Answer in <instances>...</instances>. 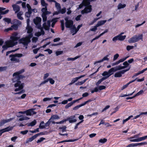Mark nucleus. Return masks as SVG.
<instances>
[{
  "mask_svg": "<svg viewBox=\"0 0 147 147\" xmlns=\"http://www.w3.org/2000/svg\"><path fill=\"white\" fill-rule=\"evenodd\" d=\"M45 138L42 137L40 138L36 142L37 143H39L42 142Z\"/></svg>",
  "mask_w": 147,
  "mask_h": 147,
  "instance_id": "obj_60",
  "label": "nucleus"
},
{
  "mask_svg": "<svg viewBox=\"0 0 147 147\" xmlns=\"http://www.w3.org/2000/svg\"><path fill=\"white\" fill-rule=\"evenodd\" d=\"M76 117L75 115L71 116L68 118L67 119H69V120H67V121H69V123H73L76 122L77 121V120L75 119Z\"/></svg>",
  "mask_w": 147,
  "mask_h": 147,
  "instance_id": "obj_15",
  "label": "nucleus"
},
{
  "mask_svg": "<svg viewBox=\"0 0 147 147\" xmlns=\"http://www.w3.org/2000/svg\"><path fill=\"white\" fill-rule=\"evenodd\" d=\"M100 18H94V20L92 21L90 24V25H93L94 23H95V22H96L97 20H98V19H99Z\"/></svg>",
  "mask_w": 147,
  "mask_h": 147,
  "instance_id": "obj_46",
  "label": "nucleus"
},
{
  "mask_svg": "<svg viewBox=\"0 0 147 147\" xmlns=\"http://www.w3.org/2000/svg\"><path fill=\"white\" fill-rule=\"evenodd\" d=\"M130 68V67H129L128 69H124L117 72L115 74L114 77L115 78L121 77L122 74H123L125 72L129 71Z\"/></svg>",
  "mask_w": 147,
  "mask_h": 147,
  "instance_id": "obj_8",
  "label": "nucleus"
},
{
  "mask_svg": "<svg viewBox=\"0 0 147 147\" xmlns=\"http://www.w3.org/2000/svg\"><path fill=\"white\" fill-rule=\"evenodd\" d=\"M23 13L22 11H20L17 13V17L18 18L21 20H22L23 19V18L21 16L22 15Z\"/></svg>",
  "mask_w": 147,
  "mask_h": 147,
  "instance_id": "obj_24",
  "label": "nucleus"
},
{
  "mask_svg": "<svg viewBox=\"0 0 147 147\" xmlns=\"http://www.w3.org/2000/svg\"><path fill=\"white\" fill-rule=\"evenodd\" d=\"M51 117L53 119H59V117L57 115H53Z\"/></svg>",
  "mask_w": 147,
  "mask_h": 147,
  "instance_id": "obj_56",
  "label": "nucleus"
},
{
  "mask_svg": "<svg viewBox=\"0 0 147 147\" xmlns=\"http://www.w3.org/2000/svg\"><path fill=\"white\" fill-rule=\"evenodd\" d=\"M25 92V90H22L21 91H20V92H16V93H14V94H21L23 93H24Z\"/></svg>",
  "mask_w": 147,
  "mask_h": 147,
  "instance_id": "obj_54",
  "label": "nucleus"
},
{
  "mask_svg": "<svg viewBox=\"0 0 147 147\" xmlns=\"http://www.w3.org/2000/svg\"><path fill=\"white\" fill-rule=\"evenodd\" d=\"M128 57H125V58L121 59H119V60L118 61V63L119 64L121 62H123L124 61H125L127 58Z\"/></svg>",
  "mask_w": 147,
  "mask_h": 147,
  "instance_id": "obj_51",
  "label": "nucleus"
},
{
  "mask_svg": "<svg viewBox=\"0 0 147 147\" xmlns=\"http://www.w3.org/2000/svg\"><path fill=\"white\" fill-rule=\"evenodd\" d=\"M35 135L32 136L31 138H29L27 139L26 141V143H28L29 142H30L36 139L37 137Z\"/></svg>",
  "mask_w": 147,
  "mask_h": 147,
  "instance_id": "obj_20",
  "label": "nucleus"
},
{
  "mask_svg": "<svg viewBox=\"0 0 147 147\" xmlns=\"http://www.w3.org/2000/svg\"><path fill=\"white\" fill-rule=\"evenodd\" d=\"M87 79H86L83 80L82 81H81L80 82H78L75 83V85H80L83 84L86 81Z\"/></svg>",
  "mask_w": 147,
  "mask_h": 147,
  "instance_id": "obj_36",
  "label": "nucleus"
},
{
  "mask_svg": "<svg viewBox=\"0 0 147 147\" xmlns=\"http://www.w3.org/2000/svg\"><path fill=\"white\" fill-rule=\"evenodd\" d=\"M147 139V135L138 138V142H140Z\"/></svg>",
  "mask_w": 147,
  "mask_h": 147,
  "instance_id": "obj_34",
  "label": "nucleus"
},
{
  "mask_svg": "<svg viewBox=\"0 0 147 147\" xmlns=\"http://www.w3.org/2000/svg\"><path fill=\"white\" fill-rule=\"evenodd\" d=\"M26 29L27 30V32L28 33H32L33 29L32 27L30 26H27Z\"/></svg>",
  "mask_w": 147,
  "mask_h": 147,
  "instance_id": "obj_27",
  "label": "nucleus"
},
{
  "mask_svg": "<svg viewBox=\"0 0 147 147\" xmlns=\"http://www.w3.org/2000/svg\"><path fill=\"white\" fill-rule=\"evenodd\" d=\"M41 11L42 12V14H49L51 13L50 11H47V6L42 8Z\"/></svg>",
  "mask_w": 147,
  "mask_h": 147,
  "instance_id": "obj_16",
  "label": "nucleus"
},
{
  "mask_svg": "<svg viewBox=\"0 0 147 147\" xmlns=\"http://www.w3.org/2000/svg\"><path fill=\"white\" fill-rule=\"evenodd\" d=\"M61 30L63 31L64 29V21L63 20H61Z\"/></svg>",
  "mask_w": 147,
  "mask_h": 147,
  "instance_id": "obj_41",
  "label": "nucleus"
},
{
  "mask_svg": "<svg viewBox=\"0 0 147 147\" xmlns=\"http://www.w3.org/2000/svg\"><path fill=\"white\" fill-rule=\"evenodd\" d=\"M3 20L5 22H7L8 24H9V23H12L11 22V20L10 18H5L3 19Z\"/></svg>",
  "mask_w": 147,
  "mask_h": 147,
  "instance_id": "obj_35",
  "label": "nucleus"
},
{
  "mask_svg": "<svg viewBox=\"0 0 147 147\" xmlns=\"http://www.w3.org/2000/svg\"><path fill=\"white\" fill-rule=\"evenodd\" d=\"M5 9V8L0 7V14L1 15H4L8 13L9 11V9H7L5 11H2Z\"/></svg>",
  "mask_w": 147,
  "mask_h": 147,
  "instance_id": "obj_17",
  "label": "nucleus"
},
{
  "mask_svg": "<svg viewBox=\"0 0 147 147\" xmlns=\"http://www.w3.org/2000/svg\"><path fill=\"white\" fill-rule=\"evenodd\" d=\"M119 57V55L117 53L114 56L113 60L114 61L116 60Z\"/></svg>",
  "mask_w": 147,
  "mask_h": 147,
  "instance_id": "obj_59",
  "label": "nucleus"
},
{
  "mask_svg": "<svg viewBox=\"0 0 147 147\" xmlns=\"http://www.w3.org/2000/svg\"><path fill=\"white\" fill-rule=\"evenodd\" d=\"M126 6L125 4H122L121 3H120L118 5L117 7L118 9H120L125 7Z\"/></svg>",
  "mask_w": 147,
  "mask_h": 147,
  "instance_id": "obj_32",
  "label": "nucleus"
},
{
  "mask_svg": "<svg viewBox=\"0 0 147 147\" xmlns=\"http://www.w3.org/2000/svg\"><path fill=\"white\" fill-rule=\"evenodd\" d=\"M72 104L71 103V102H70L67 105L65 106V108L66 109H67L69 107H70L72 105Z\"/></svg>",
  "mask_w": 147,
  "mask_h": 147,
  "instance_id": "obj_61",
  "label": "nucleus"
},
{
  "mask_svg": "<svg viewBox=\"0 0 147 147\" xmlns=\"http://www.w3.org/2000/svg\"><path fill=\"white\" fill-rule=\"evenodd\" d=\"M133 117L132 115H131L129 116L127 118L125 119H123V124H124L125 122H126L127 121H128L129 119H130L131 117Z\"/></svg>",
  "mask_w": 147,
  "mask_h": 147,
  "instance_id": "obj_49",
  "label": "nucleus"
},
{
  "mask_svg": "<svg viewBox=\"0 0 147 147\" xmlns=\"http://www.w3.org/2000/svg\"><path fill=\"white\" fill-rule=\"evenodd\" d=\"M57 18H54L52 20V23L51 24V27H54L55 24L57 21Z\"/></svg>",
  "mask_w": 147,
  "mask_h": 147,
  "instance_id": "obj_29",
  "label": "nucleus"
},
{
  "mask_svg": "<svg viewBox=\"0 0 147 147\" xmlns=\"http://www.w3.org/2000/svg\"><path fill=\"white\" fill-rule=\"evenodd\" d=\"M82 106H83L82 105V104H81L79 105H77V106H75V107H74L73 108V110H76L77 109H78L79 108H80V107H81Z\"/></svg>",
  "mask_w": 147,
  "mask_h": 147,
  "instance_id": "obj_44",
  "label": "nucleus"
},
{
  "mask_svg": "<svg viewBox=\"0 0 147 147\" xmlns=\"http://www.w3.org/2000/svg\"><path fill=\"white\" fill-rule=\"evenodd\" d=\"M140 40L142 41V37H131L128 40V42L129 43H135Z\"/></svg>",
  "mask_w": 147,
  "mask_h": 147,
  "instance_id": "obj_10",
  "label": "nucleus"
},
{
  "mask_svg": "<svg viewBox=\"0 0 147 147\" xmlns=\"http://www.w3.org/2000/svg\"><path fill=\"white\" fill-rule=\"evenodd\" d=\"M90 2H91L90 0H83L82 2L84 4V6H86L90 5Z\"/></svg>",
  "mask_w": 147,
  "mask_h": 147,
  "instance_id": "obj_22",
  "label": "nucleus"
},
{
  "mask_svg": "<svg viewBox=\"0 0 147 147\" xmlns=\"http://www.w3.org/2000/svg\"><path fill=\"white\" fill-rule=\"evenodd\" d=\"M55 5L56 8H57V10H59V9H60L61 8V6L60 4L59 3H57L56 1H55Z\"/></svg>",
  "mask_w": 147,
  "mask_h": 147,
  "instance_id": "obj_37",
  "label": "nucleus"
},
{
  "mask_svg": "<svg viewBox=\"0 0 147 147\" xmlns=\"http://www.w3.org/2000/svg\"><path fill=\"white\" fill-rule=\"evenodd\" d=\"M43 26L44 27L45 29L46 30H48L49 29V26H47L45 23L43 24Z\"/></svg>",
  "mask_w": 147,
  "mask_h": 147,
  "instance_id": "obj_63",
  "label": "nucleus"
},
{
  "mask_svg": "<svg viewBox=\"0 0 147 147\" xmlns=\"http://www.w3.org/2000/svg\"><path fill=\"white\" fill-rule=\"evenodd\" d=\"M82 78V76L77 77L72 79L71 81L74 84L79 79Z\"/></svg>",
  "mask_w": 147,
  "mask_h": 147,
  "instance_id": "obj_31",
  "label": "nucleus"
},
{
  "mask_svg": "<svg viewBox=\"0 0 147 147\" xmlns=\"http://www.w3.org/2000/svg\"><path fill=\"white\" fill-rule=\"evenodd\" d=\"M82 26V25H78L77 27V28L76 29V28H75V33H76L80 29V28Z\"/></svg>",
  "mask_w": 147,
  "mask_h": 147,
  "instance_id": "obj_57",
  "label": "nucleus"
},
{
  "mask_svg": "<svg viewBox=\"0 0 147 147\" xmlns=\"http://www.w3.org/2000/svg\"><path fill=\"white\" fill-rule=\"evenodd\" d=\"M23 55L21 53H17L14 55H9L10 57H11L10 60L11 61H15L16 62H19L20 60L16 57H22Z\"/></svg>",
  "mask_w": 147,
  "mask_h": 147,
  "instance_id": "obj_6",
  "label": "nucleus"
},
{
  "mask_svg": "<svg viewBox=\"0 0 147 147\" xmlns=\"http://www.w3.org/2000/svg\"><path fill=\"white\" fill-rule=\"evenodd\" d=\"M107 139L105 138H104L103 139H101L99 140V142L101 143H104L106 142L107 141Z\"/></svg>",
  "mask_w": 147,
  "mask_h": 147,
  "instance_id": "obj_53",
  "label": "nucleus"
},
{
  "mask_svg": "<svg viewBox=\"0 0 147 147\" xmlns=\"http://www.w3.org/2000/svg\"><path fill=\"white\" fill-rule=\"evenodd\" d=\"M78 139H74V140H64L60 142H58L57 143H62L64 142H73L75 141H77Z\"/></svg>",
  "mask_w": 147,
  "mask_h": 147,
  "instance_id": "obj_28",
  "label": "nucleus"
},
{
  "mask_svg": "<svg viewBox=\"0 0 147 147\" xmlns=\"http://www.w3.org/2000/svg\"><path fill=\"white\" fill-rule=\"evenodd\" d=\"M137 146L136 143L130 144L126 146V147H133Z\"/></svg>",
  "mask_w": 147,
  "mask_h": 147,
  "instance_id": "obj_50",
  "label": "nucleus"
},
{
  "mask_svg": "<svg viewBox=\"0 0 147 147\" xmlns=\"http://www.w3.org/2000/svg\"><path fill=\"white\" fill-rule=\"evenodd\" d=\"M73 24V22L71 20H69L68 22H65V26L67 28H69L71 27Z\"/></svg>",
  "mask_w": 147,
  "mask_h": 147,
  "instance_id": "obj_13",
  "label": "nucleus"
},
{
  "mask_svg": "<svg viewBox=\"0 0 147 147\" xmlns=\"http://www.w3.org/2000/svg\"><path fill=\"white\" fill-rule=\"evenodd\" d=\"M136 144L137 146H138L146 145L147 144V142H141V143H136Z\"/></svg>",
  "mask_w": 147,
  "mask_h": 147,
  "instance_id": "obj_42",
  "label": "nucleus"
},
{
  "mask_svg": "<svg viewBox=\"0 0 147 147\" xmlns=\"http://www.w3.org/2000/svg\"><path fill=\"white\" fill-rule=\"evenodd\" d=\"M7 69V66L0 67V71H5Z\"/></svg>",
  "mask_w": 147,
  "mask_h": 147,
  "instance_id": "obj_43",
  "label": "nucleus"
},
{
  "mask_svg": "<svg viewBox=\"0 0 147 147\" xmlns=\"http://www.w3.org/2000/svg\"><path fill=\"white\" fill-rule=\"evenodd\" d=\"M36 123V121L35 120H34L33 121L29 123L28 125V126H33L35 125Z\"/></svg>",
  "mask_w": 147,
  "mask_h": 147,
  "instance_id": "obj_30",
  "label": "nucleus"
},
{
  "mask_svg": "<svg viewBox=\"0 0 147 147\" xmlns=\"http://www.w3.org/2000/svg\"><path fill=\"white\" fill-rule=\"evenodd\" d=\"M50 119L46 123H45V125H43L44 124V122L43 121H42L40 123L39 125V128L40 129H43L45 128V126H49L51 123V121H50Z\"/></svg>",
  "mask_w": 147,
  "mask_h": 147,
  "instance_id": "obj_11",
  "label": "nucleus"
},
{
  "mask_svg": "<svg viewBox=\"0 0 147 147\" xmlns=\"http://www.w3.org/2000/svg\"><path fill=\"white\" fill-rule=\"evenodd\" d=\"M63 53V51H57L56 52L55 54L57 56L61 55Z\"/></svg>",
  "mask_w": 147,
  "mask_h": 147,
  "instance_id": "obj_48",
  "label": "nucleus"
},
{
  "mask_svg": "<svg viewBox=\"0 0 147 147\" xmlns=\"http://www.w3.org/2000/svg\"><path fill=\"white\" fill-rule=\"evenodd\" d=\"M35 110V109H31L24 111H19L18 113L22 114L26 113V115L31 116L36 114V112L34 111Z\"/></svg>",
  "mask_w": 147,
  "mask_h": 147,
  "instance_id": "obj_7",
  "label": "nucleus"
},
{
  "mask_svg": "<svg viewBox=\"0 0 147 147\" xmlns=\"http://www.w3.org/2000/svg\"><path fill=\"white\" fill-rule=\"evenodd\" d=\"M144 92V91L143 90H141L139 91L138 92L137 94H136L135 95L136 97L138 96L142 93H143Z\"/></svg>",
  "mask_w": 147,
  "mask_h": 147,
  "instance_id": "obj_52",
  "label": "nucleus"
},
{
  "mask_svg": "<svg viewBox=\"0 0 147 147\" xmlns=\"http://www.w3.org/2000/svg\"><path fill=\"white\" fill-rule=\"evenodd\" d=\"M31 37H22L19 40V42L20 43L26 46L25 49L27 48V46L28 43L30 42V38Z\"/></svg>",
  "mask_w": 147,
  "mask_h": 147,
  "instance_id": "obj_4",
  "label": "nucleus"
},
{
  "mask_svg": "<svg viewBox=\"0 0 147 147\" xmlns=\"http://www.w3.org/2000/svg\"><path fill=\"white\" fill-rule=\"evenodd\" d=\"M98 27V26L96 24L95 26H94L93 28H91L90 30L91 31H95L97 30V27Z\"/></svg>",
  "mask_w": 147,
  "mask_h": 147,
  "instance_id": "obj_55",
  "label": "nucleus"
},
{
  "mask_svg": "<svg viewBox=\"0 0 147 147\" xmlns=\"http://www.w3.org/2000/svg\"><path fill=\"white\" fill-rule=\"evenodd\" d=\"M59 12H60V13H61L62 14H63L65 13L66 12V8L65 7H64L63 8L61 9V8L60 9H59Z\"/></svg>",
  "mask_w": 147,
  "mask_h": 147,
  "instance_id": "obj_38",
  "label": "nucleus"
},
{
  "mask_svg": "<svg viewBox=\"0 0 147 147\" xmlns=\"http://www.w3.org/2000/svg\"><path fill=\"white\" fill-rule=\"evenodd\" d=\"M28 131V130H25L24 131H20V133L24 135L27 134Z\"/></svg>",
  "mask_w": 147,
  "mask_h": 147,
  "instance_id": "obj_64",
  "label": "nucleus"
},
{
  "mask_svg": "<svg viewBox=\"0 0 147 147\" xmlns=\"http://www.w3.org/2000/svg\"><path fill=\"white\" fill-rule=\"evenodd\" d=\"M29 119V118L26 116H23L22 117H21L18 119V121H22L24 120H27Z\"/></svg>",
  "mask_w": 147,
  "mask_h": 147,
  "instance_id": "obj_33",
  "label": "nucleus"
},
{
  "mask_svg": "<svg viewBox=\"0 0 147 147\" xmlns=\"http://www.w3.org/2000/svg\"><path fill=\"white\" fill-rule=\"evenodd\" d=\"M134 48V46H133L128 45L127 46L126 49L127 51H129L130 50L133 49Z\"/></svg>",
  "mask_w": 147,
  "mask_h": 147,
  "instance_id": "obj_47",
  "label": "nucleus"
},
{
  "mask_svg": "<svg viewBox=\"0 0 147 147\" xmlns=\"http://www.w3.org/2000/svg\"><path fill=\"white\" fill-rule=\"evenodd\" d=\"M103 76H108L109 75L108 72L107 71H104L102 74Z\"/></svg>",
  "mask_w": 147,
  "mask_h": 147,
  "instance_id": "obj_58",
  "label": "nucleus"
},
{
  "mask_svg": "<svg viewBox=\"0 0 147 147\" xmlns=\"http://www.w3.org/2000/svg\"><path fill=\"white\" fill-rule=\"evenodd\" d=\"M41 21V19L40 18L37 17L36 19H34V24L37 26H40V22Z\"/></svg>",
  "mask_w": 147,
  "mask_h": 147,
  "instance_id": "obj_12",
  "label": "nucleus"
},
{
  "mask_svg": "<svg viewBox=\"0 0 147 147\" xmlns=\"http://www.w3.org/2000/svg\"><path fill=\"white\" fill-rule=\"evenodd\" d=\"M21 22L16 19H14L12 22L11 24H13L11 26V28L15 30H16L18 28V26L21 24Z\"/></svg>",
  "mask_w": 147,
  "mask_h": 147,
  "instance_id": "obj_5",
  "label": "nucleus"
},
{
  "mask_svg": "<svg viewBox=\"0 0 147 147\" xmlns=\"http://www.w3.org/2000/svg\"><path fill=\"white\" fill-rule=\"evenodd\" d=\"M47 80H48V82L49 81L50 83L52 84H54L55 81L54 80H53L52 78H48L47 79Z\"/></svg>",
  "mask_w": 147,
  "mask_h": 147,
  "instance_id": "obj_45",
  "label": "nucleus"
},
{
  "mask_svg": "<svg viewBox=\"0 0 147 147\" xmlns=\"http://www.w3.org/2000/svg\"><path fill=\"white\" fill-rule=\"evenodd\" d=\"M108 56H109V55H107L105 57L102 59H101L99 61L95 62L94 63V64H95L97 63H100V62H102L105 60L109 61V59L107 57H108Z\"/></svg>",
  "mask_w": 147,
  "mask_h": 147,
  "instance_id": "obj_18",
  "label": "nucleus"
},
{
  "mask_svg": "<svg viewBox=\"0 0 147 147\" xmlns=\"http://www.w3.org/2000/svg\"><path fill=\"white\" fill-rule=\"evenodd\" d=\"M106 22V20L100 21L98 22V23L96 24L98 27L104 24Z\"/></svg>",
  "mask_w": 147,
  "mask_h": 147,
  "instance_id": "obj_26",
  "label": "nucleus"
},
{
  "mask_svg": "<svg viewBox=\"0 0 147 147\" xmlns=\"http://www.w3.org/2000/svg\"><path fill=\"white\" fill-rule=\"evenodd\" d=\"M85 7L84 10L81 11V13L82 14L87 13L90 12L92 10V6L91 5L85 6Z\"/></svg>",
  "mask_w": 147,
  "mask_h": 147,
  "instance_id": "obj_9",
  "label": "nucleus"
},
{
  "mask_svg": "<svg viewBox=\"0 0 147 147\" xmlns=\"http://www.w3.org/2000/svg\"><path fill=\"white\" fill-rule=\"evenodd\" d=\"M48 14H42V21L45 22L47 20V15Z\"/></svg>",
  "mask_w": 147,
  "mask_h": 147,
  "instance_id": "obj_39",
  "label": "nucleus"
},
{
  "mask_svg": "<svg viewBox=\"0 0 147 147\" xmlns=\"http://www.w3.org/2000/svg\"><path fill=\"white\" fill-rule=\"evenodd\" d=\"M114 67L110 69L108 72L109 77L113 74V72L116 71Z\"/></svg>",
  "mask_w": 147,
  "mask_h": 147,
  "instance_id": "obj_23",
  "label": "nucleus"
},
{
  "mask_svg": "<svg viewBox=\"0 0 147 147\" xmlns=\"http://www.w3.org/2000/svg\"><path fill=\"white\" fill-rule=\"evenodd\" d=\"M14 77H13V78L12 79V80L13 83H15L14 85V87L16 88L18 87V88H16L14 90V91L17 92L22 90L24 88V84L22 83L18 79H16V80H15V82H14Z\"/></svg>",
  "mask_w": 147,
  "mask_h": 147,
  "instance_id": "obj_2",
  "label": "nucleus"
},
{
  "mask_svg": "<svg viewBox=\"0 0 147 147\" xmlns=\"http://www.w3.org/2000/svg\"><path fill=\"white\" fill-rule=\"evenodd\" d=\"M114 68L115 70V71H117L125 69L126 68V67H123V66H121V65H119L115 67Z\"/></svg>",
  "mask_w": 147,
  "mask_h": 147,
  "instance_id": "obj_19",
  "label": "nucleus"
},
{
  "mask_svg": "<svg viewBox=\"0 0 147 147\" xmlns=\"http://www.w3.org/2000/svg\"><path fill=\"white\" fill-rule=\"evenodd\" d=\"M12 119H7V120H2L1 122L0 123V125H2L3 124H4L5 123H6L7 122H9L11 121L12 120Z\"/></svg>",
  "mask_w": 147,
  "mask_h": 147,
  "instance_id": "obj_25",
  "label": "nucleus"
},
{
  "mask_svg": "<svg viewBox=\"0 0 147 147\" xmlns=\"http://www.w3.org/2000/svg\"><path fill=\"white\" fill-rule=\"evenodd\" d=\"M24 69H22L14 73L13 74V76L14 77V80L18 79L20 80V79H22L23 78H24V76L20 75L24 72ZM15 81L14 80V82H15Z\"/></svg>",
  "mask_w": 147,
  "mask_h": 147,
  "instance_id": "obj_3",
  "label": "nucleus"
},
{
  "mask_svg": "<svg viewBox=\"0 0 147 147\" xmlns=\"http://www.w3.org/2000/svg\"><path fill=\"white\" fill-rule=\"evenodd\" d=\"M11 39L9 40L6 41L5 42V45L2 46V48L3 49L2 50L3 51L4 50L7 49L8 47H13L17 44V41L20 37H10Z\"/></svg>",
  "mask_w": 147,
  "mask_h": 147,
  "instance_id": "obj_1",
  "label": "nucleus"
},
{
  "mask_svg": "<svg viewBox=\"0 0 147 147\" xmlns=\"http://www.w3.org/2000/svg\"><path fill=\"white\" fill-rule=\"evenodd\" d=\"M12 6L13 11H15V13L20 12V8L18 5L16 4H13L12 5Z\"/></svg>",
  "mask_w": 147,
  "mask_h": 147,
  "instance_id": "obj_14",
  "label": "nucleus"
},
{
  "mask_svg": "<svg viewBox=\"0 0 147 147\" xmlns=\"http://www.w3.org/2000/svg\"><path fill=\"white\" fill-rule=\"evenodd\" d=\"M41 3L42 6L43 7H47L48 4L46 3L44 0H41Z\"/></svg>",
  "mask_w": 147,
  "mask_h": 147,
  "instance_id": "obj_40",
  "label": "nucleus"
},
{
  "mask_svg": "<svg viewBox=\"0 0 147 147\" xmlns=\"http://www.w3.org/2000/svg\"><path fill=\"white\" fill-rule=\"evenodd\" d=\"M106 88V87L104 86H100L98 87V90H101L103 89H104Z\"/></svg>",
  "mask_w": 147,
  "mask_h": 147,
  "instance_id": "obj_62",
  "label": "nucleus"
},
{
  "mask_svg": "<svg viewBox=\"0 0 147 147\" xmlns=\"http://www.w3.org/2000/svg\"><path fill=\"white\" fill-rule=\"evenodd\" d=\"M13 128V127H7L5 128L4 129H1L3 133H4L5 132L8 131L10 130H11Z\"/></svg>",
  "mask_w": 147,
  "mask_h": 147,
  "instance_id": "obj_21",
  "label": "nucleus"
}]
</instances>
